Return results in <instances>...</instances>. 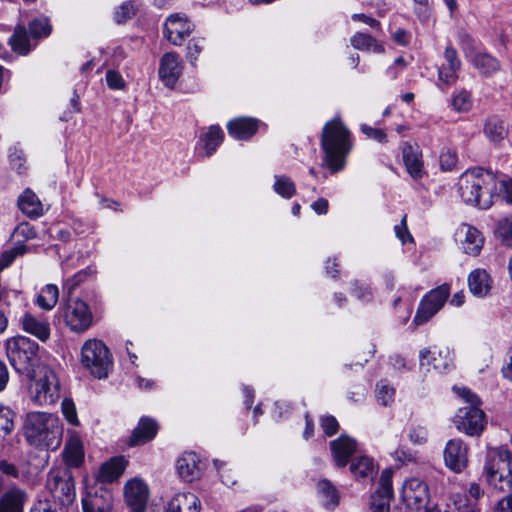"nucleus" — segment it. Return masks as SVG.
<instances>
[{"label": "nucleus", "mask_w": 512, "mask_h": 512, "mask_svg": "<svg viewBox=\"0 0 512 512\" xmlns=\"http://www.w3.org/2000/svg\"><path fill=\"white\" fill-rule=\"evenodd\" d=\"M321 148L324 162L333 172L342 170L352 149L351 134L339 118L328 121L321 134Z\"/></svg>", "instance_id": "1"}, {"label": "nucleus", "mask_w": 512, "mask_h": 512, "mask_svg": "<svg viewBox=\"0 0 512 512\" xmlns=\"http://www.w3.org/2000/svg\"><path fill=\"white\" fill-rule=\"evenodd\" d=\"M496 184L492 173L480 168L468 170L459 179V194L465 203L488 209L493 204Z\"/></svg>", "instance_id": "2"}, {"label": "nucleus", "mask_w": 512, "mask_h": 512, "mask_svg": "<svg viewBox=\"0 0 512 512\" xmlns=\"http://www.w3.org/2000/svg\"><path fill=\"white\" fill-rule=\"evenodd\" d=\"M62 425L51 413L30 412L25 422V436L31 445L56 449L61 444Z\"/></svg>", "instance_id": "3"}, {"label": "nucleus", "mask_w": 512, "mask_h": 512, "mask_svg": "<svg viewBox=\"0 0 512 512\" xmlns=\"http://www.w3.org/2000/svg\"><path fill=\"white\" fill-rule=\"evenodd\" d=\"M5 347L14 370L26 377H34L42 352L38 343L27 336L18 335L7 339Z\"/></svg>", "instance_id": "4"}, {"label": "nucleus", "mask_w": 512, "mask_h": 512, "mask_svg": "<svg viewBox=\"0 0 512 512\" xmlns=\"http://www.w3.org/2000/svg\"><path fill=\"white\" fill-rule=\"evenodd\" d=\"M30 399L37 405L45 406L60 398V383L55 371L47 365H38L34 377H27Z\"/></svg>", "instance_id": "5"}, {"label": "nucleus", "mask_w": 512, "mask_h": 512, "mask_svg": "<svg viewBox=\"0 0 512 512\" xmlns=\"http://www.w3.org/2000/svg\"><path fill=\"white\" fill-rule=\"evenodd\" d=\"M458 394L468 403V405L459 408L453 417V423L457 430L467 435L475 436L483 432L485 428V414L478 405L480 400L467 388H458Z\"/></svg>", "instance_id": "6"}, {"label": "nucleus", "mask_w": 512, "mask_h": 512, "mask_svg": "<svg viewBox=\"0 0 512 512\" xmlns=\"http://www.w3.org/2000/svg\"><path fill=\"white\" fill-rule=\"evenodd\" d=\"M484 475L490 486L505 492L512 489V454L508 450L491 451L484 465Z\"/></svg>", "instance_id": "7"}, {"label": "nucleus", "mask_w": 512, "mask_h": 512, "mask_svg": "<svg viewBox=\"0 0 512 512\" xmlns=\"http://www.w3.org/2000/svg\"><path fill=\"white\" fill-rule=\"evenodd\" d=\"M80 362L92 376L98 379L108 376L113 363L109 349L98 339H88L84 342Z\"/></svg>", "instance_id": "8"}, {"label": "nucleus", "mask_w": 512, "mask_h": 512, "mask_svg": "<svg viewBox=\"0 0 512 512\" xmlns=\"http://www.w3.org/2000/svg\"><path fill=\"white\" fill-rule=\"evenodd\" d=\"M65 324L74 332L82 333L92 325L93 314L86 302L70 298L62 308Z\"/></svg>", "instance_id": "9"}, {"label": "nucleus", "mask_w": 512, "mask_h": 512, "mask_svg": "<svg viewBox=\"0 0 512 512\" xmlns=\"http://www.w3.org/2000/svg\"><path fill=\"white\" fill-rule=\"evenodd\" d=\"M450 294L446 283L429 291L420 301L413 322L422 325L429 321L445 304Z\"/></svg>", "instance_id": "10"}, {"label": "nucleus", "mask_w": 512, "mask_h": 512, "mask_svg": "<svg viewBox=\"0 0 512 512\" xmlns=\"http://www.w3.org/2000/svg\"><path fill=\"white\" fill-rule=\"evenodd\" d=\"M401 497L408 508L420 510L426 507L429 501L430 495L428 486L418 478H411L404 482Z\"/></svg>", "instance_id": "11"}, {"label": "nucleus", "mask_w": 512, "mask_h": 512, "mask_svg": "<svg viewBox=\"0 0 512 512\" xmlns=\"http://www.w3.org/2000/svg\"><path fill=\"white\" fill-rule=\"evenodd\" d=\"M193 28L194 25L186 17L174 14L165 22L164 35L172 44L181 45L190 36Z\"/></svg>", "instance_id": "12"}, {"label": "nucleus", "mask_w": 512, "mask_h": 512, "mask_svg": "<svg viewBox=\"0 0 512 512\" xmlns=\"http://www.w3.org/2000/svg\"><path fill=\"white\" fill-rule=\"evenodd\" d=\"M446 466L454 472H461L468 463V447L461 439H451L444 449Z\"/></svg>", "instance_id": "13"}, {"label": "nucleus", "mask_w": 512, "mask_h": 512, "mask_svg": "<svg viewBox=\"0 0 512 512\" xmlns=\"http://www.w3.org/2000/svg\"><path fill=\"white\" fill-rule=\"evenodd\" d=\"M124 496L127 505L134 512H144L149 497V490L142 480L133 479L126 483Z\"/></svg>", "instance_id": "14"}, {"label": "nucleus", "mask_w": 512, "mask_h": 512, "mask_svg": "<svg viewBox=\"0 0 512 512\" xmlns=\"http://www.w3.org/2000/svg\"><path fill=\"white\" fill-rule=\"evenodd\" d=\"M21 329L45 343L50 339L51 326L46 318L38 317L30 312L24 313L19 319Z\"/></svg>", "instance_id": "15"}, {"label": "nucleus", "mask_w": 512, "mask_h": 512, "mask_svg": "<svg viewBox=\"0 0 512 512\" xmlns=\"http://www.w3.org/2000/svg\"><path fill=\"white\" fill-rule=\"evenodd\" d=\"M459 238L464 253L477 256L483 247L484 238L482 233L475 227L462 224L456 233Z\"/></svg>", "instance_id": "16"}, {"label": "nucleus", "mask_w": 512, "mask_h": 512, "mask_svg": "<svg viewBox=\"0 0 512 512\" xmlns=\"http://www.w3.org/2000/svg\"><path fill=\"white\" fill-rule=\"evenodd\" d=\"M330 449L337 467H345L350 457L357 450V442L355 439L346 435H341L337 439L330 442Z\"/></svg>", "instance_id": "17"}, {"label": "nucleus", "mask_w": 512, "mask_h": 512, "mask_svg": "<svg viewBox=\"0 0 512 512\" xmlns=\"http://www.w3.org/2000/svg\"><path fill=\"white\" fill-rule=\"evenodd\" d=\"M259 120L250 117H240L231 120L227 124L230 136L238 140H248L258 130Z\"/></svg>", "instance_id": "18"}, {"label": "nucleus", "mask_w": 512, "mask_h": 512, "mask_svg": "<svg viewBox=\"0 0 512 512\" xmlns=\"http://www.w3.org/2000/svg\"><path fill=\"white\" fill-rule=\"evenodd\" d=\"M159 426L150 417H142L134 428L129 440L130 446H136L151 441L157 434Z\"/></svg>", "instance_id": "19"}, {"label": "nucleus", "mask_w": 512, "mask_h": 512, "mask_svg": "<svg viewBox=\"0 0 512 512\" xmlns=\"http://www.w3.org/2000/svg\"><path fill=\"white\" fill-rule=\"evenodd\" d=\"M420 366L430 367L432 366L437 371L446 370L451 363L450 352L448 349L443 350H431L424 348L419 353ZM429 370V368H427Z\"/></svg>", "instance_id": "20"}, {"label": "nucleus", "mask_w": 512, "mask_h": 512, "mask_svg": "<svg viewBox=\"0 0 512 512\" xmlns=\"http://www.w3.org/2000/svg\"><path fill=\"white\" fill-rule=\"evenodd\" d=\"M9 45L14 53L18 55H27L37 45L27 32L25 25L17 24L13 34L9 38Z\"/></svg>", "instance_id": "21"}, {"label": "nucleus", "mask_w": 512, "mask_h": 512, "mask_svg": "<svg viewBox=\"0 0 512 512\" xmlns=\"http://www.w3.org/2000/svg\"><path fill=\"white\" fill-rule=\"evenodd\" d=\"M402 157L408 173L415 179L421 178L423 163L419 148L405 143L402 147Z\"/></svg>", "instance_id": "22"}, {"label": "nucleus", "mask_w": 512, "mask_h": 512, "mask_svg": "<svg viewBox=\"0 0 512 512\" xmlns=\"http://www.w3.org/2000/svg\"><path fill=\"white\" fill-rule=\"evenodd\" d=\"M492 280L484 269H475L468 276L470 292L476 297H485L491 289Z\"/></svg>", "instance_id": "23"}, {"label": "nucleus", "mask_w": 512, "mask_h": 512, "mask_svg": "<svg viewBox=\"0 0 512 512\" xmlns=\"http://www.w3.org/2000/svg\"><path fill=\"white\" fill-rule=\"evenodd\" d=\"M200 500L190 492L176 494L168 504L167 512H199Z\"/></svg>", "instance_id": "24"}, {"label": "nucleus", "mask_w": 512, "mask_h": 512, "mask_svg": "<svg viewBox=\"0 0 512 512\" xmlns=\"http://www.w3.org/2000/svg\"><path fill=\"white\" fill-rule=\"evenodd\" d=\"M125 466L126 461L123 457L111 458L100 467L97 480L102 483H111L122 475Z\"/></svg>", "instance_id": "25"}, {"label": "nucleus", "mask_w": 512, "mask_h": 512, "mask_svg": "<svg viewBox=\"0 0 512 512\" xmlns=\"http://www.w3.org/2000/svg\"><path fill=\"white\" fill-rule=\"evenodd\" d=\"M26 499L24 490L11 488L0 499V512H23Z\"/></svg>", "instance_id": "26"}, {"label": "nucleus", "mask_w": 512, "mask_h": 512, "mask_svg": "<svg viewBox=\"0 0 512 512\" xmlns=\"http://www.w3.org/2000/svg\"><path fill=\"white\" fill-rule=\"evenodd\" d=\"M112 494L107 490L96 492L95 495L83 499L84 512H110L112 509Z\"/></svg>", "instance_id": "27"}, {"label": "nucleus", "mask_w": 512, "mask_h": 512, "mask_svg": "<svg viewBox=\"0 0 512 512\" xmlns=\"http://www.w3.org/2000/svg\"><path fill=\"white\" fill-rule=\"evenodd\" d=\"M177 470L185 481H192L199 477V459L195 453L183 454L177 461Z\"/></svg>", "instance_id": "28"}, {"label": "nucleus", "mask_w": 512, "mask_h": 512, "mask_svg": "<svg viewBox=\"0 0 512 512\" xmlns=\"http://www.w3.org/2000/svg\"><path fill=\"white\" fill-rule=\"evenodd\" d=\"M18 207L26 216L30 218H38L43 213L42 203L31 189H26L19 196Z\"/></svg>", "instance_id": "29"}, {"label": "nucleus", "mask_w": 512, "mask_h": 512, "mask_svg": "<svg viewBox=\"0 0 512 512\" xmlns=\"http://www.w3.org/2000/svg\"><path fill=\"white\" fill-rule=\"evenodd\" d=\"M224 132L218 125H211L206 132L201 134L200 143L207 157H210L222 143Z\"/></svg>", "instance_id": "30"}, {"label": "nucleus", "mask_w": 512, "mask_h": 512, "mask_svg": "<svg viewBox=\"0 0 512 512\" xmlns=\"http://www.w3.org/2000/svg\"><path fill=\"white\" fill-rule=\"evenodd\" d=\"M64 459L69 466L78 467L84 458L83 446L80 438L73 435L64 448Z\"/></svg>", "instance_id": "31"}, {"label": "nucleus", "mask_w": 512, "mask_h": 512, "mask_svg": "<svg viewBox=\"0 0 512 512\" xmlns=\"http://www.w3.org/2000/svg\"><path fill=\"white\" fill-rule=\"evenodd\" d=\"M26 29L32 40H35L37 43L39 40L49 37L52 33L50 20L44 15L32 19Z\"/></svg>", "instance_id": "32"}, {"label": "nucleus", "mask_w": 512, "mask_h": 512, "mask_svg": "<svg viewBox=\"0 0 512 512\" xmlns=\"http://www.w3.org/2000/svg\"><path fill=\"white\" fill-rule=\"evenodd\" d=\"M59 298V289L54 284L45 285L39 292L36 298V304L43 310H52Z\"/></svg>", "instance_id": "33"}, {"label": "nucleus", "mask_w": 512, "mask_h": 512, "mask_svg": "<svg viewBox=\"0 0 512 512\" xmlns=\"http://www.w3.org/2000/svg\"><path fill=\"white\" fill-rule=\"evenodd\" d=\"M350 43L355 49L358 50L371 51L378 54L384 52V47L372 36L365 33H356L351 37Z\"/></svg>", "instance_id": "34"}, {"label": "nucleus", "mask_w": 512, "mask_h": 512, "mask_svg": "<svg viewBox=\"0 0 512 512\" xmlns=\"http://www.w3.org/2000/svg\"><path fill=\"white\" fill-rule=\"evenodd\" d=\"M351 472L355 477H371L374 474L375 466L371 458L360 456L355 458L350 465Z\"/></svg>", "instance_id": "35"}, {"label": "nucleus", "mask_w": 512, "mask_h": 512, "mask_svg": "<svg viewBox=\"0 0 512 512\" xmlns=\"http://www.w3.org/2000/svg\"><path fill=\"white\" fill-rule=\"evenodd\" d=\"M158 75L167 88L173 89L182 75V66H159Z\"/></svg>", "instance_id": "36"}, {"label": "nucleus", "mask_w": 512, "mask_h": 512, "mask_svg": "<svg viewBox=\"0 0 512 512\" xmlns=\"http://www.w3.org/2000/svg\"><path fill=\"white\" fill-rule=\"evenodd\" d=\"M274 191L283 198L290 199L296 193L294 182L285 175H276L273 185Z\"/></svg>", "instance_id": "37"}, {"label": "nucleus", "mask_w": 512, "mask_h": 512, "mask_svg": "<svg viewBox=\"0 0 512 512\" xmlns=\"http://www.w3.org/2000/svg\"><path fill=\"white\" fill-rule=\"evenodd\" d=\"M318 490L325 500L326 507H335L339 503V493L336 487L330 481H319Z\"/></svg>", "instance_id": "38"}, {"label": "nucleus", "mask_w": 512, "mask_h": 512, "mask_svg": "<svg viewBox=\"0 0 512 512\" xmlns=\"http://www.w3.org/2000/svg\"><path fill=\"white\" fill-rule=\"evenodd\" d=\"M95 273L96 271L91 266L86 267L83 270H80L71 278L66 280V282L64 283V289L67 290L69 295L72 294L81 283L85 282Z\"/></svg>", "instance_id": "39"}, {"label": "nucleus", "mask_w": 512, "mask_h": 512, "mask_svg": "<svg viewBox=\"0 0 512 512\" xmlns=\"http://www.w3.org/2000/svg\"><path fill=\"white\" fill-rule=\"evenodd\" d=\"M486 136L493 142H499L506 136V129L502 121L490 119L484 128Z\"/></svg>", "instance_id": "40"}, {"label": "nucleus", "mask_w": 512, "mask_h": 512, "mask_svg": "<svg viewBox=\"0 0 512 512\" xmlns=\"http://www.w3.org/2000/svg\"><path fill=\"white\" fill-rule=\"evenodd\" d=\"M496 234L505 245L512 246V214L498 221Z\"/></svg>", "instance_id": "41"}, {"label": "nucleus", "mask_w": 512, "mask_h": 512, "mask_svg": "<svg viewBox=\"0 0 512 512\" xmlns=\"http://www.w3.org/2000/svg\"><path fill=\"white\" fill-rule=\"evenodd\" d=\"M15 413L13 410L0 403V433L10 434L14 429Z\"/></svg>", "instance_id": "42"}, {"label": "nucleus", "mask_w": 512, "mask_h": 512, "mask_svg": "<svg viewBox=\"0 0 512 512\" xmlns=\"http://www.w3.org/2000/svg\"><path fill=\"white\" fill-rule=\"evenodd\" d=\"M54 496L61 498L62 501L70 502L73 500L75 496V486L74 479L72 476H69L67 479H64L62 483L52 491Z\"/></svg>", "instance_id": "43"}, {"label": "nucleus", "mask_w": 512, "mask_h": 512, "mask_svg": "<svg viewBox=\"0 0 512 512\" xmlns=\"http://www.w3.org/2000/svg\"><path fill=\"white\" fill-rule=\"evenodd\" d=\"M457 78V66H439L437 83L439 87L452 85L456 82Z\"/></svg>", "instance_id": "44"}, {"label": "nucleus", "mask_w": 512, "mask_h": 512, "mask_svg": "<svg viewBox=\"0 0 512 512\" xmlns=\"http://www.w3.org/2000/svg\"><path fill=\"white\" fill-rule=\"evenodd\" d=\"M69 476H71V474L65 468L52 469L48 474L46 485L52 492L54 489H57L60 483H62L64 479H67Z\"/></svg>", "instance_id": "45"}, {"label": "nucleus", "mask_w": 512, "mask_h": 512, "mask_svg": "<svg viewBox=\"0 0 512 512\" xmlns=\"http://www.w3.org/2000/svg\"><path fill=\"white\" fill-rule=\"evenodd\" d=\"M392 495L375 492L371 496L370 509L372 512H389Z\"/></svg>", "instance_id": "46"}, {"label": "nucleus", "mask_w": 512, "mask_h": 512, "mask_svg": "<svg viewBox=\"0 0 512 512\" xmlns=\"http://www.w3.org/2000/svg\"><path fill=\"white\" fill-rule=\"evenodd\" d=\"M27 247L24 244H18L12 249L2 253L0 257V270L7 268L17 256L25 254Z\"/></svg>", "instance_id": "47"}, {"label": "nucleus", "mask_w": 512, "mask_h": 512, "mask_svg": "<svg viewBox=\"0 0 512 512\" xmlns=\"http://www.w3.org/2000/svg\"><path fill=\"white\" fill-rule=\"evenodd\" d=\"M452 106L457 112H467L472 107V99L467 91H461L452 98Z\"/></svg>", "instance_id": "48"}, {"label": "nucleus", "mask_w": 512, "mask_h": 512, "mask_svg": "<svg viewBox=\"0 0 512 512\" xmlns=\"http://www.w3.org/2000/svg\"><path fill=\"white\" fill-rule=\"evenodd\" d=\"M61 410L65 417V419L73 426L79 425V420L77 417V411L74 402L69 399H63L61 403Z\"/></svg>", "instance_id": "49"}, {"label": "nucleus", "mask_w": 512, "mask_h": 512, "mask_svg": "<svg viewBox=\"0 0 512 512\" xmlns=\"http://www.w3.org/2000/svg\"><path fill=\"white\" fill-rule=\"evenodd\" d=\"M106 82L108 87L112 90H124L126 88V81L122 75L114 69H109L106 72Z\"/></svg>", "instance_id": "50"}, {"label": "nucleus", "mask_w": 512, "mask_h": 512, "mask_svg": "<svg viewBox=\"0 0 512 512\" xmlns=\"http://www.w3.org/2000/svg\"><path fill=\"white\" fill-rule=\"evenodd\" d=\"M136 8L133 2L123 3L115 12V20L117 23H124L135 14Z\"/></svg>", "instance_id": "51"}, {"label": "nucleus", "mask_w": 512, "mask_h": 512, "mask_svg": "<svg viewBox=\"0 0 512 512\" xmlns=\"http://www.w3.org/2000/svg\"><path fill=\"white\" fill-rule=\"evenodd\" d=\"M377 387V400L380 402L381 405L387 406L393 401V397L395 394L394 388L390 387L389 385L383 382L378 384Z\"/></svg>", "instance_id": "52"}, {"label": "nucleus", "mask_w": 512, "mask_h": 512, "mask_svg": "<svg viewBox=\"0 0 512 512\" xmlns=\"http://www.w3.org/2000/svg\"><path fill=\"white\" fill-rule=\"evenodd\" d=\"M321 428L323 429L326 436H333L338 432L339 424L335 417L325 416L320 420Z\"/></svg>", "instance_id": "53"}, {"label": "nucleus", "mask_w": 512, "mask_h": 512, "mask_svg": "<svg viewBox=\"0 0 512 512\" xmlns=\"http://www.w3.org/2000/svg\"><path fill=\"white\" fill-rule=\"evenodd\" d=\"M361 131L367 138L373 139L379 143H384L387 140L385 132L379 128H374L366 124L361 125Z\"/></svg>", "instance_id": "54"}, {"label": "nucleus", "mask_w": 512, "mask_h": 512, "mask_svg": "<svg viewBox=\"0 0 512 512\" xmlns=\"http://www.w3.org/2000/svg\"><path fill=\"white\" fill-rule=\"evenodd\" d=\"M409 438L414 444H423L427 441L428 431L423 426H415L410 430Z\"/></svg>", "instance_id": "55"}, {"label": "nucleus", "mask_w": 512, "mask_h": 512, "mask_svg": "<svg viewBox=\"0 0 512 512\" xmlns=\"http://www.w3.org/2000/svg\"><path fill=\"white\" fill-rule=\"evenodd\" d=\"M202 49V41L198 39H192L187 46V60L190 62L196 61Z\"/></svg>", "instance_id": "56"}, {"label": "nucleus", "mask_w": 512, "mask_h": 512, "mask_svg": "<svg viewBox=\"0 0 512 512\" xmlns=\"http://www.w3.org/2000/svg\"><path fill=\"white\" fill-rule=\"evenodd\" d=\"M395 234L397 238L402 242L406 243L408 240H412V236L409 233L408 227H407V216L404 215L401 219V222L399 225H396L394 227Z\"/></svg>", "instance_id": "57"}, {"label": "nucleus", "mask_w": 512, "mask_h": 512, "mask_svg": "<svg viewBox=\"0 0 512 512\" xmlns=\"http://www.w3.org/2000/svg\"><path fill=\"white\" fill-rule=\"evenodd\" d=\"M391 476V470H384L382 472L380 477V488L376 492L392 495Z\"/></svg>", "instance_id": "58"}, {"label": "nucleus", "mask_w": 512, "mask_h": 512, "mask_svg": "<svg viewBox=\"0 0 512 512\" xmlns=\"http://www.w3.org/2000/svg\"><path fill=\"white\" fill-rule=\"evenodd\" d=\"M17 236H21L24 239H33L36 236V232L32 226L28 223H21L18 225L14 232Z\"/></svg>", "instance_id": "59"}, {"label": "nucleus", "mask_w": 512, "mask_h": 512, "mask_svg": "<svg viewBox=\"0 0 512 512\" xmlns=\"http://www.w3.org/2000/svg\"><path fill=\"white\" fill-rule=\"evenodd\" d=\"M392 37H393V40L397 44L402 45V46H407L410 43V39H411L410 33L407 30L402 29V28L397 29L393 33Z\"/></svg>", "instance_id": "60"}, {"label": "nucleus", "mask_w": 512, "mask_h": 512, "mask_svg": "<svg viewBox=\"0 0 512 512\" xmlns=\"http://www.w3.org/2000/svg\"><path fill=\"white\" fill-rule=\"evenodd\" d=\"M494 510L496 512H512V493L499 500Z\"/></svg>", "instance_id": "61"}, {"label": "nucleus", "mask_w": 512, "mask_h": 512, "mask_svg": "<svg viewBox=\"0 0 512 512\" xmlns=\"http://www.w3.org/2000/svg\"><path fill=\"white\" fill-rule=\"evenodd\" d=\"M0 471L3 474H6L14 478H17L19 475L17 467L6 460H0Z\"/></svg>", "instance_id": "62"}, {"label": "nucleus", "mask_w": 512, "mask_h": 512, "mask_svg": "<svg viewBox=\"0 0 512 512\" xmlns=\"http://www.w3.org/2000/svg\"><path fill=\"white\" fill-rule=\"evenodd\" d=\"M456 162V157L450 151L442 152L440 155V163L442 168L451 169Z\"/></svg>", "instance_id": "63"}, {"label": "nucleus", "mask_w": 512, "mask_h": 512, "mask_svg": "<svg viewBox=\"0 0 512 512\" xmlns=\"http://www.w3.org/2000/svg\"><path fill=\"white\" fill-rule=\"evenodd\" d=\"M500 188L503 190L505 200L512 204V179L500 181Z\"/></svg>", "instance_id": "64"}]
</instances>
